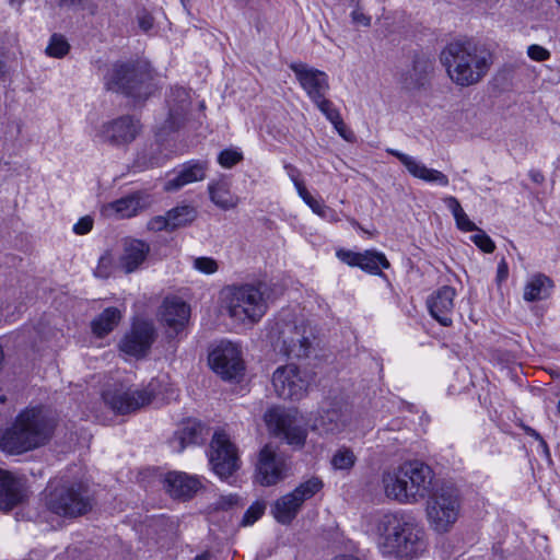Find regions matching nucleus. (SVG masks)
I'll list each match as a JSON object with an SVG mask.
<instances>
[{
  "label": "nucleus",
  "instance_id": "obj_30",
  "mask_svg": "<svg viewBox=\"0 0 560 560\" xmlns=\"http://www.w3.org/2000/svg\"><path fill=\"white\" fill-rule=\"evenodd\" d=\"M349 420L348 415L340 407H331L314 420L313 430L323 433H338L342 431Z\"/></svg>",
  "mask_w": 560,
  "mask_h": 560
},
{
  "label": "nucleus",
  "instance_id": "obj_7",
  "mask_svg": "<svg viewBox=\"0 0 560 560\" xmlns=\"http://www.w3.org/2000/svg\"><path fill=\"white\" fill-rule=\"evenodd\" d=\"M107 89L143 102L155 91L153 70L145 61L122 62L114 66Z\"/></svg>",
  "mask_w": 560,
  "mask_h": 560
},
{
  "label": "nucleus",
  "instance_id": "obj_47",
  "mask_svg": "<svg viewBox=\"0 0 560 560\" xmlns=\"http://www.w3.org/2000/svg\"><path fill=\"white\" fill-rule=\"evenodd\" d=\"M149 230L160 232L163 230L172 231L171 230V220L168 217V213L166 212V215H158L153 219H151L148 223Z\"/></svg>",
  "mask_w": 560,
  "mask_h": 560
},
{
  "label": "nucleus",
  "instance_id": "obj_61",
  "mask_svg": "<svg viewBox=\"0 0 560 560\" xmlns=\"http://www.w3.org/2000/svg\"><path fill=\"white\" fill-rule=\"evenodd\" d=\"M142 160H144V155H139V156H138V159H137V164H138L139 166H143V167H152V166H154V165H155V162H153V161H151V160H150L149 162H147V161H142Z\"/></svg>",
  "mask_w": 560,
  "mask_h": 560
},
{
  "label": "nucleus",
  "instance_id": "obj_6",
  "mask_svg": "<svg viewBox=\"0 0 560 560\" xmlns=\"http://www.w3.org/2000/svg\"><path fill=\"white\" fill-rule=\"evenodd\" d=\"M270 292V285L264 281L228 288V314L241 323H258L268 310Z\"/></svg>",
  "mask_w": 560,
  "mask_h": 560
},
{
  "label": "nucleus",
  "instance_id": "obj_20",
  "mask_svg": "<svg viewBox=\"0 0 560 560\" xmlns=\"http://www.w3.org/2000/svg\"><path fill=\"white\" fill-rule=\"evenodd\" d=\"M154 339L153 325L144 320L137 322L121 340L120 349L129 355L141 358L150 350Z\"/></svg>",
  "mask_w": 560,
  "mask_h": 560
},
{
  "label": "nucleus",
  "instance_id": "obj_63",
  "mask_svg": "<svg viewBox=\"0 0 560 560\" xmlns=\"http://www.w3.org/2000/svg\"><path fill=\"white\" fill-rule=\"evenodd\" d=\"M192 560H211V555L208 551H205L198 556H196Z\"/></svg>",
  "mask_w": 560,
  "mask_h": 560
},
{
  "label": "nucleus",
  "instance_id": "obj_16",
  "mask_svg": "<svg viewBox=\"0 0 560 560\" xmlns=\"http://www.w3.org/2000/svg\"><path fill=\"white\" fill-rule=\"evenodd\" d=\"M434 69V60L424 52H415L411 65L398 73V83L408 91H419L427 86Z\"/></svg>",
  "mask_w": 560,
  "mask_h": 560
},
{
  "label": "nucleus",
  "instance_id": "obj_39",
  "mask_svg": "<svg viewBox=\"0 0 560 560\" xmlns=\"http://www.w3.org/2000/svg\"><path fill=\"white\" fill-rule=\"evenodd\" d=\"M69 50V44L63 36L54 34L50 38L49 45L46 48L47 55L56 58L63 57Z\"/></svg>",
  "mask_w": 560,
  "mask_h": 560
},
{
  "label": "nucleus",
  "instance_id": "obj_8",
  "mask_svg": "<svg viewBox=\"0 0 560 560\" xmlns=\"http://www.w3.org/2000/svg\"><path fill=\"white\" fill-rule=\"evenodd\" d=\"M459 512L460 495L456 487L442 483L430 493L427 517L436 533H447L458 520Z\"/></svg>",
  "mask_w": 560,
  "mask_h": 560
},
{
  "label": "nucleus",
  "instance_id": "obj_33",
  "mask_svg": "<svg viewBox=\"0 0 560 560\" xmlns=\"http://www.w3.org/2000/svg\"><path fill=\"white\" fill-rule=\"evenodd\" d=\"M120 318L121 313L117 307L105 308L91 324L93 334L100 338L108 335L118 325Z\"/></svg>",
  "mask_w": 560,
  "mask_h": 560
},
{
  "label": "nucleus",
  "instance_id": "obj_35",
  "mask_svg": "<svg viewBox=\"0 0 560 560\" xmlns=\"http://www.w3.org/2000/svg\"><path fill=\"white\" fill-rule=\"evenodd\" d=\"M357 463L354 452L348 446H340L330 458V465L334 470L350 471Z\"/></svg>",
  "mask_w": 560,
  "mask_h": 560
},
{
  "label": "nucleus",
  "instance_id": "obj_46",
  "mask_svg": "<svg viewBox=\"0 0 560 560\" xmlns=\"http://www.w3.org/2000/svg\"><path fill=\"white\" fill-rule=\"evenodd\" d=\"M214 505L217 510H230L241 505V498L237 494L221 495Z\"/></svg>",
  "mask_w": 560,
  "mask_h": 560
},
{
  "label": "nucleus",
  "instance_id": "obj_41",
  "mask_svg": "<svg viewBox=\"0 0 560 560\" xmlns=\"http://www.w3.org/2000/svg\"><path fill=\"white\" fill-rule=\"evenodd\" d=\"M314 104L331 124L339 121V118L341 117L339 110L334 106L332 102H330L326 96L314 102Z\"/></svg>",
  "mask_w": 560,
  "mask_h": 560
},
{
  "label": "nucleus",
  "instance_id": "obj_27",
  "mask_svg": "<svg viewBox=\"0 0 560 560\" xmlns=\"http://www.w3.org/2000/svg\"><path fill=\"white\" fill-rule=\"evenodd\" d=\"M165 488L171 497L180 500L192 498L201 488L200 480L186 472L172 471L165 477Z\"/></svg>",
  "mask_w": 560,
  "mask_h": 560
},
{
  "label": "nucleus",
  "instance_id": "obj_23",
  "mask_svg": "<svg viewBox=\"0 0 560 560\" xmlns=\"http://www.w3.org/2000/svg\"><path fill=\"white\" fill-rule=\"evenodd\" d=\"M337 256L345 264L352 267H360L362 270L374 275L381 273L382 269L389 268V261L385 255L375 250L354 253L340 249L337 252Z\"/></svg>",
  "mask_w": 560,
  "mask_h": 560
},
{
  "label": "nucleus",
  "instance_id": "obj_19",
  "mask_svg": "<svg viewBox=\"0 0 560 560\" xmlns=\"http://www.w3.org/2000/svg\"><path fill=\"white\" fill-rule=\"evenodd\" d=\"M285 462L275 448L267 444L258 456L256 466L257 480L261 486H272L285 477Z\"/></svg>",
  "mask_w": 560,
  "mask_h": 560
},
{
  "label": "nucleus",
  "instance_id": "obj_45",
  "mask_svg": "<svg viewBox=\"0 0 560 560\" xmlns=\"http://www.w3.org/2000/svg\"><path fill=\"white\" fill-rule=\"evenodd\" d=\"M264 511H265L264 504H260L257 502V503L250 505L243 516L242 525L248 526V525L254 524L264 514Z\"/></svg>",
  "mask_w": 560,
  "mask_h": 560
},
{
  "label": "nucleus",
  "instance_id": "obj_42",
  "mask_svg": "<svg viewBox=\"0 0 560 560\" xmlns=\"http://www.w3.org/2000/svg\"><path fill=\"white\" fill-rule=\"evenodd\" d=\"M114 265V258L109 252H106L98 259L97 267L94 270V275L98 278L106 279L109 277Z\"/></svg>",
  "mask_w": 560,
  "mask_h": 560
},
{
  "label": "nucleus",
  "instance_id": "obj_22",
  "mask_svg": "<svg viewBox=\"0 0 560 560\" xmlns=\"http://www.w3.org/2000/svg\"><path fill=\"white\" fill-rule=\"evenodd\" d=\"M456 291L450 285H444L434 291L428 299L427 305L431 316L443 326L452 325L454 299Z\"/></svg>",
  "mask_w": 560,
  "mask_h": 560
},
{
  "label": "nucleus",
  "instance_id": "obj_60",
  "mask_svg": "<svg viewBox=\"0 0 560 560\" xmlns=\"http://www.w3.org/2000/svg\"><path fill=\"white\" fill-rule=\"evenodd\" d=\"M538 442H539V445H540V447L542 450L544 455L548 459H550L551 455H550V451H549V446H548L547 442L544 440V438H541V440H539Z\"/></svg>",
  "mask_w": 560,
  "mask_h": 560
},
{
  "label": "nucleus",
  "instance_id": "obj_38",
  "mask_svg": "<svg viewBox=\"0 0 560 560\" xmlns=\"http://www.w3.org/2000/svg\"><path fill=\"white\" fill-rule=\"evenodd\" d=\"M298 192L299 196L303 199V201L315 212L316 214L325 218L329 208L325 206L319 200H316L306 189L304 184H298Z\"/></svg>",
  "mask_w": 560,
  "mask_h": 560
},
{
  "label": "nucleus",
  "instance_id": "obj_40",
  "mask_svg": "<svg viewBox=\"0 0 560 560\" xmlns=\"http://www.w3.org/2000/svg\"><path fill=\"white\" fill-rule=\"evenodd\" d=\"M242 160L243 153L235 148L224 149L218 155V163L224 168H232Z\"/></svg>",
  "mask_w": 560,
  "mask_h": 560
},
{
  "label": "nucleus",
  "instance_id": "obj_64",
  "mask_svg": "<svg viewBox=\"0 0 560 560\" xmlns=\"http://www.w3.org/2000/svg\"><path fill=\"white\" fill-rule=\"evenodd\" d=\"M350 1V5L354 7V9H359V2L360 0H349Z\"/></svg>",
  "mask_w": 560,
  "mask_h": 560
},
{
  "label": "nucleus",
  "instance_id": "obj_59",
  "mask_svg": "<svg viewBox=\"0 0 560 560\" xmlns=\"http://www.w3.org/2000/svg\"><path fill=\"white\" fill-rule=\"evenodd\" d=\"M522 429L527 435L534 438L536 441H539L542 438L539 432L528 425L522 424Z\"/></svg>",
  "mask_w": 560,
  "mask_h": 560
},
{
  "label": "nucleus",
  "instance_id": "obj_34",
  "mask_svg": "<svg viewBox=\"0 0 560 560\" xmlns=\"http://www.w3.org/2000/svg\"><path fill=\"white\" fill-rule=\"evenodd\" d=\"M202 441V427L197 423H188L176 432L173 440L174 448L178 452L183 451L186 445L198 444Z\"/></svg>",
  "mask_w": 560,
  "mask_h": 560
},
{
  "label": "nucleus",
  "instance_id": "obj_24",
  "mask_svg": "<svg viewBox=\"0 0 560 560\" xmlns=\"http://www.w3.org/2000/svg\"><path fill=\"white\" fill-rule=\"evenodd\" d=\"M25 497L24 480L10 471L0 469V509L9 511L22 503Z\"/></svg>",
  "mask_w": 560,
  "mask_h": 560
},
{
  "label": "nucleus",
  "instance_id": "obj_11",
  "mask_svg": "<svg viewBox=\"0 0 560 560\" xmlns=\"http://www.w3.org/2000/svg\"><path fill=\"white\" fill-rule=\"evenodd\" d=\"M209 463L221 480H229L241 468L238 450L223 430L215 431L211 439Z\"/></svg>",
  "mask_w": 560,
  "mask_h": 560
},
{
  "label": "nucleus",
  "instance_id": "obj_43",
  "mask_svg": "<svg viewBox=\"0 0 560 560\" xmlns=\"http://www.w3.org/2000/svg\"><path fill=\"white\" fill-rule=\"evenodd\" d=\"M476 232L477 234L470 237L475 245L478 246L485 253H492L495 249L494 242L481 229L478 228Z\"/></svg>",
  "mask_w": 560,
  "mask_h": 560
},
{
  "label": "nucleus",
  "instance_id": "obj_13",
  "mask_svg": "<svg viewBox=\"0 0 560 560\" xmlns=\"http://www.w3.org/2000/svg\"><path fill=\"white\" fill-rule=\"evenodd\" d=\"M209 364L224 381H237L244 372L241 350L230 341H222L209 353Z\"/></svg>",
  "mask_w": 560,
  "mask_h": 560
},
{
  "label": "nucleus",
  "instance_id": "obj_12",
  "mask_svg": "<svg viewBox=\"0 0 560 560\" xmlns=\"http://www.w3.org/2000/svg\"><path fill=\"white\" fill-rule=\"evenodd\" d=\"M323 488V481L312 477L298 486L292 492L279 498L272 505L275 518L283 524H290L300 512L303 503L314 497Z\"/></svg>",
  "mask_w": 560,
  "mask_h": 560
},
{
  "label": "nucleus",
  "instance_id": "obj_3",
  "mask_svg": "<svg viewBox=\"0 0 560 560\" xmlns=\"http://www.w3.org/2000/svg\"><path fill=\"white\" fill-rule=\"evenodd\" d=\"M434 472L420 460L407 462L397 469L385 471L382 483L387 498L399 503L413 504L430 495L433 488Z\"/></svg>",
  "mask_w": 560,
  "mask_h": 560
},
{
  "label": "nucleus",
  "instance_id": "obj_56",
  "mask_svg": "<svg viewBox=\"0 0 560 560\" xmlns=\"http://www.w3.org/2000/svg\"><path fill=\"white\" fill-rule=\"evenodd\" d=\"M528 176L535 184L540 185L545 182V176L539 170H530Z\"/></svg>",
  "mask_w": 560,
  "mask_h": 560
},
{
  "label": "nucleus",
  "instance_id": "obj_48",
  "mask_svg": "<svg viewBox=\"0 0 560 560\" xmlns=\"http://www.w3.org/2000/svg\"><path fill=\"white\" fill-rule=\"evenodd\" d=\"M527 55L535 61H545L550 58V51L540 45H530L527 48Z\"/></svg>",
  "mask_w": 560,
  "mask_h": 560
},
{
  "label": "nucleus",
  "instance_id": "obj_5",
  "mask_svg": "<svg viewBox=\"0 0 560 560\" xmlns=\"http://www.w3.org/2000/svg\"><path fill=\"white\" fill-rule=\"evenodd\" d=\"M46 509L62 517H78L90 512L94 497L89 485L82 480L67 477L56 478L44 491Z\"/></svg>",
  "mask_w": 560,
  "mask_h": 560
},
{
  "label": "nucleus",
  "instance_id": "obj_4",
  "mask_svg": "<svg viewBox=\"0 0 560 560\" xmlns=\"http://www.w3.org/2000/svg\"><path fill=\"white\" fill-rule=\"evenodd\" d=\"M52 422L40 408L21 411L0 438V448L19 455L44 445L52 432Z\"/></svg>",
  "mask_w": 560,
  "mask_h": 560
},
{
  "label": "nucleus",
  "instance_id": "obj_17",
  "mask_svg": "<svg viewBox=\"0 0 560 560\" xmlns=\"http://www.w3.org/2000/svg\"><path fill=\"white\" fill-rule=\"evenodd\" d=\"M265 421L275 434L283 436L289 444L298 447L304 445L306 430L298 425L289 412L280 408H272L265 415Z\"/></svg>",
  "mask_w": 560,
  "mask_h": 560
},
{
  "label": "nucleus",
  "instance_id": "obj_9",
  "mask_svg": "<svg viewBox=\"0 0 560 560\" xmlns=\"http://www.w3.org/2000/svg\"><path fill=\"white\" fill-rule=\"evenodd\" d=\"M278 338L273 343L277 352L287 358H307L313 349L315 335L313 328L304 322L277 323Z\"/></svg>",
  "mask_w": 560,
  "mask_h": 560
},
{
  "label": "nucleus",
  "instance_id": "obj_54",
  "mask_svg": "<svg viewBox=\"0 0 560 560\" xmlns=\"http://www.w3.org/2000/svg\"><path fill=\"white\" fill-rule=\"evenodd\" d=\"M351 18L353 23L361 24L364 26H369L371 23V18L366 16L363 12H361L359 9H354L351 12Z\"/></svg>",
  "mask_w": 560,
  "mask_h": 560
},
{
  "label": "nucleus",
  "instance_id": "obj_44",
  "mask_svg": "<svg viewBox=\"0 0 560 560\" xmlns=\"http://www.w3.org/2000/svg\"><path fill=\"white\" fill-rule=\"evenodd\" d=\"M194 267L202 273L212 275L218 270V262L211 257H198L194 260Z\"/></svg>",
  "mask_w": 560,
  "mask_h": 560
},
{
  "label": "nucleus",
  "instance_id": "obj_14",
  "mask_svg": "<svg viewBox=\"0 0 560 560\" xmlns=\"http://www.w3.org/2000/svg\"><path fill=\"white\" fill-rule=\"evenodd\" d=\"M272 385L280 398L300 400L305 396L310 382L295 364H288L273 372Z\"/></svg>",
  "mask_w": 560,
  "mask_h": 560
},
{
  "label": "nucleus",
  "instance_id": "obj_15",
  "mask_svg": "<svg viewBox=\"0 0 560 560\" xmlns=\"http://www.w3.org/2000/svg\"><path fill=\"white\" fill-rule=\"evenodd\" d=\"M140 130V121L133 116L125 115L103 124L97 137L104 143L121 147L131 143Z\"/></svg>",
  "mask_w": 560,
  "mask_h": 560
},
{
  "label": "nucleus",
  "instance_id": "obj_36",
  "mask_svg": "<svg viewBox=\"0 0 560 560\" xmlns=\"http://www.w3.org/2000/svg\"><path fill=\"white\" fill-rule=\"evenodd\" d=\"M171 220V230L190 224L197 218V210L192 206H178L167 211Z\"/></svg>",
  "mask_w": 560,
  "mask_h": 560
},
{
  "label": "nucleus",
  "instance_id": "obj_1",
  "mask_svg": "<svg viewBox=\"0 0 560 560\" xmlns=\"http://www.w3.org/2000/svg\"><path fill=\"white\" fill-rule=\"evenodd\" d=\"M377 545L383 555L401 560L420 557L427 549L424 528L410 514L386 513L375 524Z\"/></svg>",
  "mask_w": 560,
  "mask_h": 560
},
{
  "label": "nucleus",
  "instance_id": "obj_25",
  "mask_svg": "<svg viewBox=\"0 0 560 560\" xmlns=\"http://www.w3.org/2000/svg\"><path fill=\"white\" fill-rule=\"evenodd\" d=\"M207 171V161H188L180 165L178 170L174 171V176L166 180L164 188L166 191H175L188 184L203 180L206 178Z\"/></svg>",
  "mask_w": 560,
  "mask_h": 560
},
{
  "label": "nucleus",
  "instance_id": "obj_49",
  "mask_svg": "<svg viewBox=\"0 0 560 560\" xmlns=\"http://www.w3.org/2000/svg\"><path fill=\"white\" fill-rule=\"evenodd\" d=\"M454 219L456 221L457 228L462 231L472 232L478 230V226L472 221H470L464 210L456 214Z\"/></svg>",
  "mask_w": 560,
  "mask_h": 560
},
{
  "label": "nucleus",
  "instance_id": "obj_31",
  "mask_svg": "<svg viewBox=\"0 0 560 560\" xmlns=\"http://www.w3.org/2000/svg\"><path fill=\"white\" fill-rule=\"evenodd\" d=\"M210 200L222 210L234 209L238 205V197L231 191V182L221 177L208 184Z\"/></svg>",
  "mask_w": 560,
  "mask_h": 560
},
{
  "label": "nucleus",
  "instance_id": "obj_51",
  "mask_svg": "<svg viewBox=\"0 0 560 560\" xmlns=\"http://www.w3.org/2000/svg\"><path fill=\"white\" fill-rule=\"evenodd\" d=\"M332 125L337 132L339 133V136L342 137L345 140L350 141L352 139L353 133L347 128L341 117L339 118L338 122H332Z\"/></svg>",
  "mask_w": 560,
  "mask_h": 560
},
{
  "label": "nucleus",
  "instance_id": "obj_21",
  "mask_svg": "<svg viewBox=\"0 0 560 560\" xmlns=\"http://www.w3.org/2000/svg\"><path fill=\"white\" fill-rule=\"evenodd\" d=\"M168 117L164 122L165 131L178 130L186 121L190 108L189 91L185 88H172L166 100Z\"/></svg>",
  "mask_w": 560,
  "mask_h": 560
},
{
  "label": "nucleus",
  "instance_id": "obj_32",
  "mask_svg": "<svg viewBox=\"0 0 560 560\" xmlns=\"http://www.w3.org/2000/svg\"><path fill=\"white\" fill-rule=\"evenodd\" d=\"M553 284L550 278L545 275H535L524 288V300L535 302L545 300L550 295Z\"/></svg>",
  "mask_w": 560,
  "mask_h": 560
},
{
  "label": "nucleus",
  "instance_id": "obj_50",
  "mask_svg": "<svg viewBox=\"0 0 560 560\" xmlns=\"http://www.w3.org/2000/svg\"><path fill=\"white\" fill-rule=\"evenodd\" d=\"M93 220L90 217L81 218L74 225L73 232L79 235L89 233L92 230Z\"/></svg>",
  "mask_w": 560,
  "mask_h": 560
},
{
  "label": "nucleus",
  "instance_id": "obj_29",
  "mask_svg": "<svg viewBox=\"0 0 560 560\" xmlns=\"http://www.w3.org/2000/svg\"><path fill=\"white\" fill-rule=\"evenodd\" d=\"M190 308L187 303L178 299H166L163 303L162 320L175 334L184 328L189 319Z\"/></svg>",
  "mask_w": 560,
  "mask_h": 560
},
{
  "label": "nucleus",
  "instance_id": "obj_10",
  "mask_svg": "<svg viewBox=\"0 0 560 560\" xmlns=\"http://www.w3.org/2000/svg\"><path fill=\"white\" fill-rule=\"evenodd\" d=\"M103 400L115 413L128 415L151 404L155 393L150 387L132 388L122 384H114L102 394Z\"/></svg>",
  "mask_w": 560,
  "mask_h": 560
},
{
  "label": "nucleus",
  "instance_id": "obj_53",
  "mask_svg": "<svg viewBox=\"0 0 560 560\" xmlns=\"http://www.w3.org/2000/svg\"><path fill=\"white\" fill-rule=\"evenodd\" d=\"M89 1L90 0H60L59 7L78 10L83 9Z\"/></svg>",
  "mask_w": 560,
  "mask_h": 560
},
{
  "label": "nucleus",
  "instance_id": "obj_62",
  "mask_svg": "<svg viewBox=\"0 0 560 560\" xmlns=\"http://www.w3.org/2000/svg\"><path fill=\"white\" fill-rule=\"evenodd\" d=\"M332 560H360V559L352 555H341V556L335 557Z\"/></svg>",
  "mask_w": 560,
  "mask_h": 560
},
{
  "label": "nucleus",
  "instance_id": "obj_55",
  "mask_svg": "<svg viewBox=\"0 0 560 560\" xmlns=\"http://www.w3.org/2000/svg\"><path fill=\"white\" fill-rule=\"evenodd\" d=\"M508 275H509L508 264L504 259H502L498 265L497 278L499 281H503L508 278Z\"/></svg>",
  "mask_w": 560,
  "mask_h": 560
},
{
  "label": "nucleus",
  "instance_id": "obj_2",
  "mask_svg": "<svg viewBox=\"0 0 560 560\" xmlns=\"http://www.w3.org/2000/svg\"><path fill=\"white\" fill-rule=\"evenodd\" d=\"M440 59L451 80L459 86L479 83L493 63L492 52L487 45L474 38L447 44Z\"/></svg>",
  "mask_w": 560,
  "mask_h": 560
},
{
  "label": "nucleus",
  "instance_id": "obj_58",
  "mask_svg": "<svg viewBox=\"0 0 560 560\" xmlns=\"http://www.w3.org/2000/svg\"><path fill=\"white\" fill-rule=\"evenodd\" d=\"M139 26L143 30V31H149L152 28L153 26V20L150 15H144L142 18L139 19Z\"/></svg>",
  "mask_w": 560,
  "mask_h": 560
},
{
  "label": "nucleus",
  "instance_id": "obj_57",
  "mask_svg": "<svg viewBox=\"0 0 560 560\" xmlns=\"http://www.w3.org/2000/svg\"><path fill=\"white\" fill-rule=\"evenodd\" d=\"M285 168L288 170V174L290 176V178L293 180L294 183V186L298 188V184H303L300 179H299V171L292 166V165H285Z\"/></svg>",
  "mask_w": 560,
  "mask_h": 560
},
{
  "label": "nucleus",
  "instance_id": "obj_52",
  "mask_svg": "<svg viewBox=\"0 0 560 560\" xmlns=\"http://www.w3.org/2000/svg\"><path fill=\"white\" fill-rule=\"evenodd\" d=\"M443 201H444L445 206L451 210V212L453 213L454 217L463 211V208H462L459 201L457 200V198H455L453 196H448V197H445L443 199Z\"/></svg>",
  "mask_w": 560,
  "mask_h": 560
},
{
  "label": "nucleus",
  "instance_id": "obj_18",
  "mask_svg": "<svg viewBox=\"0 0 560 560\" xmlns=\"http://www.w3.org/2000/svg\"><path fill=\"white\" fill-rule=\"evenodd\" d=\"M289 68L294 72L296 80L313 103L326 96L329 91V82L328 75L324 71L303 62H292Z\"/></svg>",
  "mask_w": 560,
  "mask_h": 560
},
{
  "label": "nucleus",
  "instance_id": "obj_37",
  "mask_svg": "<svg viewBox=\"0 0 560 560\" xmlns=\"http://www.w3.org/2000/svg\"><path fill=\"white\" fill-rule=\"evenodd\" d=\"M139 203L138 198L128 196L114 201L110 205V208L119 215V218H130L137 213Z\"/></svg>",
  "mask_w": 560,
  "mask_h": 560
},
{
  "label": "nucleus",
  "instance_id": "obj_26",
  "mask_svg": "<svg viewBox=\"0 0 560 560\" xmlns=\"http://www.w3.org/2000/svg\"><path fill=\"white\" fill-rule=\"evenodd\" d=\"M387 153L397 158L399 162L406 167L410 175L416 178L422 179L428 183H435L440 186H447L448 177L434 168H429L413 156L402 153L395 149H387Z\"/></svg>",
  "mask_w": 560,
  "mask_h": 560
},
{
  "label": "nucleus",
  "instance_id": "obj_28",
  "mask_svg": "<svg viewBox=\"0 0 560 560\" xmlns=\"http://www.w3.org/2000/svg\"><path fill=\"white\" fill-rule=\"evenodd\" d=\"M149 252L150 246L148 243L136 238L125 240L119 265L125 272H133L143 264Z\"/></svg>",
  "mask_w": 560,
  "mask_h": 560
}]
</instances>
